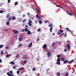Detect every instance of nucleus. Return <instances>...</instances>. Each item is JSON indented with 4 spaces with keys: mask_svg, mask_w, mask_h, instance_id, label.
Instances as JSON below:
<instances>
[{
    "mask_svg": "<svg viewBox=\"0 0 76 76\" xmlns=\"http://www.w3.org/2000/svg\"><path fill=\"white\" fill-rule=\"evenodd\" d=\"M51 55V53L50 52H48L47 53V56H48V57H50V56Z\"/></svg>",
    "mask_w": 76,
    "mask_h": 76,
    "instance_id": "obj_4",
    "label": "nucleus"
},
{
    "mask_svg": "<svg viewBox=\"0 0 76 76\" xmlns=\"http://www.w3.org/2000/svg\"><path fill=\"white\" fill-rule=\"evenodd\" d=\"M9 24H10V23L9 22H7L6 23V24L7 25H9Z\"/></svg>",
    "mask_w": 76,
    "mask_h": 76,
    "instance_id": "obj_26",
    "label": "nucleus"
},
{
    "mask_svg": "<svg viewBox=\"0 0 76 76\" xmlns=\"http://www.w3.org/2000/svg\"><path fill=\"white\" fill-rule=\"evenodd\" d=\"M18 39L19 41H22V40H23V38L21 37H20Z\"/></svg>",
    "mask_w": 76,
    "mask_h": 76,
    "instance_id": "obj_11",
    "label": "nucleus"
},
{
    "mask_svg": "<svg viewBox=\"0 0 76 76\" xmlns=\"http://www.w3.org/2000/svg\"><path fill=\"white\" fill-rule=\"evenodd\" d=\"M3 45H0V48H3Z\"/></svg>",
    "mask_w": 76,
    "mask_h": 76,
    "instance_id": "obj_29",
    "label": "nucleus"
},
{
    "mask_svg": "<svg viewBox=\"0 0 76 76\" xmlns=\"http://www.w3.org/2000/svg\"><path fill=\"white\" fill-rule=\"evenodd\" d=\"M19 57V54H18L16 56V58H18Z\"/></svg>",
    "mask_w": 76,
    "mask_h": 76,
    "instance_id": "obj_28",
    "label": "nucleus"
},
{
    "mask_svg": "<svg viewBox=\"0 0 76 76\" xmlns=\"http://www.w3.org/2000/svg\"><path fill=\"white\" fill-rule=\"evenodd\" d=\"M32 23V20H31V19H29V21H28V24L29 25V26H32V25L31 24V23Z\"/></svg>",
    "mask_w": 76,
    "mask_h": 76,
    "instance_id": "obj_3",
    "label": "nucleus"
},
{
    "mask_svg": "<svg viewBox=\"0 0 76 76\" xmlns=\"http://www.w3.org/2000/svg\"><path fill=\"white\" fill-rule=\"evenodd\" d=\"M25 16H26V15H25V14L23 15V18H24V17H25Z\"/></svg>",
    "mask_w": 76,
    "mask_h": 76,
    "instance_id": "obj_48",
    "label": "nucleus"
},
{
    "mask_svg": "<svg viewBox=\"0 0 76 76\" xmlns=\"http://www.w3.org/2000/svg\"><path fill=\"white\" fill-rule=\"evenodd\" d=\"M1 62H2V61H1V59H0V63H1Z\"/></svg>",
    "mask_w": 76,
    "mask_h": 76,
    "instance_id": "obj_59",
    "label": "nucleus"
},
{
    "mask_svg": "<svg viewBox=\"0 0 76 76\" xmlns=\"http://www.w3.org/2000/svg\"><path fill=\"white\" fill-rule=\"evenodd\" d=\"M26 20L24 19L23 21L22 22L25 23V22L26 21Z\"/></svg>",
    "mask_w": 76,
    "mask_h": 76,
    "instance_id": "obj_31",
    "label": "nucleus"
},
{
    "mask_svg": "<svg viewBox=\"0 0 76 76\" xmlns=\"http://www.w3.org/2000/svg\"><path fill=\"white\" fill-rule=\"evenodd\" d=\"M27 15H28V16H29V15H30L29 13H27Z\"/></svg>",
    "mask_w": 76,
    "mask_h": 76,
    "instance_id": "obj_62",
    "label": "nucleus"
},
{
    "mask_svg": "<svg viewBox=\"0 0 76 76\" xmlns=\"http://www.w3.org/2000/svg\"><path fill=\"white\" fill-rule=\"evenodd\" d=\"M35 10L37 11V12H39V11L38 10V9H37V8H36Z\"/></svg>",
    "mask_w": 76,
    "mask_h": 76,
    "instance_id": "obj_41",
    "label": "nucleus"
},
{
    "mask_svg": "<svg viewBox=\"0 0 76 76\" xmlns=\"http://www.w3.org/2000/svg\"><path fill=\"white\" fill-rule=\"evenodd\" d=\"M69 62V60H66L64 61V64H67Z\"/></svg>",
    "mask_w": 76,
    "mask_h": 76,
    "instance_id": "obj_7",
    "label": "nucleus"
},
{
    "mask_svg": "<svg viewBox=\"0 0 76 76\" xmlns=\"http://www.w3.org/2000/svg\"><path fill=\"white\" fill-rule=\"evenodd\" d=\"M7 75H8V76H14L13 74H10V73H9V72L7 73Z\"/></svg>",
    "mask_w": 76,
    "mask_h": 76,
    "instance_id": "obj_5",
    "label": "nucleus"
},
{
    "mask_svg": "<svg viewBox=\"0 0 76 76\" xmlns=\"http://www.w3.org/2000/svg\"><path fill=\"white\" fill-rule=\"evenodd\" d=\"M1 54H3V51H1Z\"/></svg>",
    "mask_w": 76,
    "mask_h": 76,
    "instance_id": "obj_44",
    "label": "nucleus"
},
{
    "mask_svg": "<svg viewBox=\"0 0 76 76\" xmlns=\"http://www.w3.org/2000/svg\"><path fill=\"white\" fill-rule=\"evenodd\" d=\"M5 48H6V49H8V48H9V47H7V46H6L5 47Z\"/></svg>",
    "mask_w": 76,
    "mask_h": 76,
    "instance_id": "obj_50",
    "label": "nucleus"
},
{
    "mask_svg": "<svg viewBox=\"0 0 76 76\" xmlns=\"http://www.w3.org/2000/svg\"><path fill=\"white\" fill-rule=\"evenodd\" d=\"M41 31V29L40 28H39L37 29V31L38 32H40V31Z\"/></svg>",
    "mask_w": 76,
    "mask_h": 76,
    "instance_id": "obj_34",
    "label": "nucleus"
},
{
    "mask_svg": "<svg viewBox=\"0 0 76 76\" xmlns=\"http://www.w3.org/2000/svg\"><path fill=\"white\" fill-rule=\"evenodd\" d=\"M57 57H58V59L57 60V62H56V63L59 65L60 64V57H61V55H58L57 56Z\"/></svg>",
    "mask_w": 76,
    "mask_h": 76,
    "instance_id": "obj_1",
    "label": "nucleus"
},
{
    "mask_svg": "<svg viewBox=\"0 0 76 76\" xmlns=\"http://www.w3.org/2000/svg\"><path fill=\"white\" fill-rule=\"evenodd\" d=\"M33 71H35V68H33Z\"/></svg>",
    "mask_w": 76,
    "mask_h": 76,
    "instance_id": "obj_54",
    "label": "nucleus"
},
{
    "mask_svg": "<svg viewBox=\"0 0 76 76\" xmlns=\"http://www.w3.org/2000/svg\"><path fill=\"white\" fill-rule=\"evenodd\" d=\"M55 44V42H53L52 44V46L53 47H54V46Z\"/></svg>",
    "mask_w": 76,
    "mask_h": 76,
    "instance_id": "obj_22",
    "label": "nucleus"
},
{
    "mask_svg": "<svg viewBox=\"0 0 76 76\" xmlns=\"http://www.w3.org/2000/svg\"><path fill=\"white\" fill-rule=\"evenodd\" d=\"M16 19V17L15 16H13L12 17V20H15Z\"/></svg>",
    "mask_w": 76,
    "mask_h": 76,
    "instance_id": "obj_9",
    "label": "nucleus"
},
{
    "mask_svg": "<svg viewBox=\"0 0 76 76\" xmlns=\"http://www.w3.org/2000/svg\"><path fill=\"white\" fill-rule=\"evenodd\" d=\"M70 43H69L67 45V47L68 49H70Z\"/></svg>",
    "mask_w": 76,
    "mask_h": 76,
    "instance_id": "obj_10",
    "label": "nucleus"
},
{
    "mask_svg": "<svg viewBox=\"0 0 76 76\" xmlns=\"http://www.w3.org/2000/svg\"><path fill=\"white\" fill-rule=\"evenodd\" d=\"M69 64H72L73 62H74V60H72L71 61H69Z\"/></svg>",
    "mask_w": 76,
    "mask_h": 76,
    "instance_id": "obj_12",
    "label": "nucleus"
},
{
    "mask_svg": "<svg viewBox=\"0 0 76 76\" xmlns=\"http://www.w3.org/2000/svg\"><path fill=\"white\" fill-rule=\"evenodd\" d=\"M5 31H8V29H5Z\"/></svg>",
    "mask_w": 76,
    "mask_h": 76,
    "instance_id": "obj_55",
    "label": "nucleus"
},
{
    "mask_svg": "<svg viewBox=\"0 0 76 76\" xmlns=\"http://www.w3.org/2000/svg\"><path fill=\"white\" fill-rule=\"evenodd\" d=\"M66 29H67V30H68V31H69V28L66 27Z\"/></svg>",
    "mask_w": 76,
    "mask_h": 76,
    "instance_id": "obj_57",
    "label": "nucleus"
},
{
    "mask_svg": "<svg viewBox=\"0 0 76 76\" xmlns=\"http://www.w3.org/2000/svg\"><path fill=\"white\" fill-rule=\"evenodd\" d=\"M10 73L11 74H12V73H13V71H10Z\"/></svg>",
    "mask_w": 76,
    "mask_h": 76,
    "instance_id": "obj_45",
    "label": "nucleus"
},
{
    "mask_svg": "<svg viewBox=\"0 0 76 76\" xmlns=\"http://www.w3.org/2000/svg\"><path fill=\"white\" fill-rule=\"evenodd\" d=\"M39 18L38 19L39 20H42V18Z\"/></svg>",
    "mask_w": 76,
    "mask_h": 76,
    "instance_id": "obj_46",
    "label": "nucleus"
},
{
    "mask_svg": "<svg viewBox=\"0 0 76 76\" xmlns=\"http://www.w3.org/2000/svg\"><path fill=\"white\" fill-rule=\"evenodd\" d=\"M13 68L14 69H16V66H13Z\"/></svg>",
    "mask_w": 76,
    "mask_h": 76,
    "instance_id": "obj_43",
    "label": "nucleus"
},
{
    "mask_svg": "<svg viewBox=\"0 0 76 76\" xmlns=\"http://www.w3.org/2000/svg\"><path fill=\"white\" fill-rule=\"evenodd\" d=\"M52 26H53L52 24H49V27H52Z\"/></svg>",
    "mask_w": 76,
    "mask_h": 76,
    "instance_id": "obj_33",
    "label": "nucleus"
},
{
    "mask_svg": "<svg viewBox=\"0 0 76 76\" xmlns=\"http://www.w3.org/2000/svg\"><path fill=\"white\" fill-rule=\"evenodd\" d=\"M25 31H26V32H28V29L27 28H26L25 29Z\"/></svg>",
    "mask_w": 76,
    "mask_h": 76,
    "instance_id": "obj_19",
    "label": "nucleus"
},
{
    "mask_svg": "<svg viewBox=\"0 0 76 76\" xmlns=\"http://www.w3.org/2000/svg\"><path fill=\"white\" fill-rule=\"evenodd\" d=\"M60 72L57 73V75H60Z\"/></svg>",
    "mask_w": 76,
    "mask_h": 76,
    "instance_id": "obj_47",
    "label": "nucleus"
},
{
    "mask_svg": "<svg viewBox=\"0 0 76 76\" xmlns=\"http://www.w3.org/2000/svg\"><path fill=\"white\" fill-rule=\"evenodd\" d=\"M28 25H26L25 27V28H27L28 27Z\"/></svg>",
    "mask_w": 76,
    "mask_h": 76,
    "instance_id": "obj_58",
    "label": "nucleus"
},
{
    "mask_svg": "<svg viewBox=\"0 0 76 76\" xmlns=\"http://www.w3.org/2000/svg\"><path fill=\"white\" fill-rule=\"evenodd\" d=\"M22 46V44H20V45H19V46H18V48H19L20 47H21Z\"/></svg>",
    "mask_w": 76,
    "mask_h": 76,
    "instance_id": "obj_23",
    "label": "nucleus"
},
{
    "mask_svg": "<svg viewBox=\"0 0 76 76\" xmlns=\"http://www.w3.org/2000/svg\"><path fill=\"white\" fill-rule=\"evenodd\" d=\"M64 52H66V51H67V49H64Z\"/></svg>",
    "mask_w": 76,
    "mask_h": 76,
    "instance_id": "obj_49",
    "label": "nucleus"
},
{
    "mask_svg": "<svg viewBox=\"0 0 76 76\" xmlns=\"http://www.w3.org/2000/svg\"><path fill=\"white\" fill-rule=\"evenodd\" d=\"M37 61H39V58H37Z\"/></svg>",
    "mask_w": 76,
    "mask_h": 76,
    "instance_id": "obj_63",
    "label": "nucleus"
},
{
    "mask_svg": "<svg viewBox=\"0 0 76 76\" xmlns=\"http://www.w3.org/2000/svg\"><path fill=\"white\" fill-rule=\"evenodd\" d=\"M18 70H23V68H20Z\"/></svg>",
    "mask_w": 76,
    "mask_h": 76,
    "instance_id": "obj_32",
    "label": "nucleus"
},
{
    "mask_svg": "<svg viewBox=\"0 0 76 76\" xmlns=\"http://www.w3.org/2000/svg\"><path fill=\"white\" fill-rule=\"evenodd\" d=\"M56 7H59L60 8H61V9H62L63 8V7H61V6H60L59 5H56Z\"/></svg>",
    "mask_w": 76,
    "mask_h": 76,
    "instance_id": "obj_20",
    "label": "nucleus"
},
{
    "mask_svg": "<svg viewBox=\"0 0 76 76\" xmlns=\"http://www.w3.org/2000/svg\"><path fill=\"white\" fill-rule=\"evenodd\" d=\"M20 72V71L18 70L17 72V73H18V74H19V72Z\"/></svg>",
    "mask_w": 76,
    "mask_h": 76,
    "instance_id": "obj_39",
    "label": "nucleus"
},
{
    "mask_svg": "<svg viewBox=\"0 0 76 76\" xmlns=\"http://www.w3.org/2000/svg\"><path fill=\"white\" fill-rule=\"evenodd\" d=\"M61 61H65V58H61Z\"/></svg>",
    "mask_w": 76,
    "mask_h": 76,
    "instance_id": "obj_14",
    "label": "nucleus"
},
{
    "mask_svg": "<svg viewBox=\"0 0 76 76\" xmlns=\"http://www.w3.org/2000/svg\"><path fill=\"white\" fill-rule=\"evenodd\" d=\"M39 23H40V24H41V23H42V21H41V20H40V21H39Z\"/></svg>",
    "mask_w": 76,
    "mask_h": 76,
    "instance_id": "obj_42",
    "label": "nucleus"
},
{
    "mask_svg": "<svg viewBox=\"0 0 76 76\" xmlns=\"http://www.w3.org/2000/svg\"><path fill=\"white\" fill-rule=\"evenodd\" d=\"M32 42H31L28 46V47H32Z\"/></svg>",
    "mask_w": 76,
    "mask_h": 76,
    "instance_id": "obj_13",
    "label": "nucleus"
},
{
    "mask_svg": "<svg viewBox=\"0 0 76 76\" xmlns=\"http://www.w3.org/2000/svg\"><path fill=\"white\" fill-rule=\"evenodd\" d=\"M10 17V15H9V14H8L6 16V17L7 18H9Z\"/></svg>",
    "mask_w": 76,
    "mask_h": 76,
    "instance_id": "obj_25",
    "label": "nucleus"
},
{
    "mask_svg": "<svg viewBox=\"0 0 76 76\" xmlns=\"http://www.w3.org/2000/svg\"><path fill=\"white\" fill-rule=\"evenodd\" d=\"M58 32H63V30H61V29L58 30Z\"/></svg>",
    "mask_w": 76,
    "mask_h": 76,
    "instance_id": "obj_18",
    "label": "nucleus"
},
{
    "mask_svg": "<svg viewBox=\"0 0 76 76\" xmlns=\"http://www.w3.org/2000/svg\"><path fill=\"white\" fill-rule=\"evenodd\" d=\"M10 64H15V62L13 61H11L10 62Z\"/></svg>",
    "mask_w": 76,
    "mask_h": 76,
    "instance_id": "obj_15",
    "label": "nucleus"
},
{
    "mask_svg": "<svg viewBox=\"0 0 76 76\" xmlns=\"http://www.w3.org/2000/svg\"><path fill=\"white\" fill-rule=\"evenodd\" d=\"M61 34H62V35H64V33H62Z\"/></svg>",
    "mask_w": 76,
    "mask_h": 76,
    "instance_id": "obj_61",
    "label": "nucleus"
},
{
    "mask_svg": "<svg viewBox=\"0 0 76 76\" xmlns=\"http://www.w3.org/2000/svg\"><path fill=\"white\" fill-rule=\"evenodd\" d=\"M44 22H45V23H47V21L46 20V21H44Z\"/></svg>",
    "mask_w": 76,
    "mask_h": 76,
    "instance_id": "obj_56",
    "label": "nucleus"
},
{
    "mask_svg": "<svg viewBox=\"0 0 76 76\" xmlns=\"http://www.w3.org/2000/svg\"><path fill=\"white\" fill-rule=\"evenodd\" d=\"M25 29H23L21 30V31L23 32H25Z\"/></svg>",
    "mask_w": 76,
    "mask_h": 76,
    "instance_id": "obj_40",
    "label": "nucleus"
},
{
    "mask_svg": "<svg viewBox=\"0 0 76 76\" xmlns=\"http://www.w3.org/2000/svg\"><path fill=\"white\" fill-rule=\"evenodd\" d=\"M57 35H60V34H61V33H59V32H58L57 33Z\"/></svg>",
    "mask_w": 76,
    "mask_h": 76,
    "instance_id": "obj_27",
    "label": "nucleus"
},
{
    "mask_svg": "<svg viewBox=\"0 0 76 76\" xmlns=\"http://www.w3.org/2000/svg\"><path fill=\"white\" fill-rule=\"evenodd\" d=\"M35 23H38V22H37V20H35Z\"/></svg>",
    "mask_w": 76,
    "mask_h": 76,
    "instance_id": "obj_60",
    "label": "nucleus"
},
{
    "mask_svg": "<svg viewBox=\"0 0 76 76\" xmlns=\"http://www.w3.org/2000/svg\"><path fill=\"white\" fill-rule=\"evenodd\" d=\"M67 13H68V14H69V15H70V16H72V15H73V14H71L70 13H69L68 11L67 12Z\"/></svg>",
    "mask_w": 76,
    "mask_h": 76,
    "instance_id": "obj_16",
    "label": "nucleus"
},
{
    "mask_svg": "<svg viewBox=\"0 0 76 76\" xmlns=\"http://www.w3.org/2000/svg\"><path fill=\"white\" fill-rule=\"evenodd\" d=\"M47 47V45L46 44H44L43 45V46H42V48L43 49H45V48H46Z\"/></svg>",
    "mask_w": 76,
    "mask_h": 76,
    "instance_id": "obj_6",
    "label": "nucleus"
},
{
    "mask_svg": "<svg viewBox=\"0 0 76 76\" xmlns=\"http://www.w3.org/2000/svg\"><path fill=\"white\" fill-rule=\"evenodd\" d=\"M39 39V36H38V37L37 38V41H38Z\"/></svg>",
    "mask_w": 76,
    "mask_h": 76,
    "instance_id": "obj_52",
    "label": "nucleus"
},
{
    "mask_svg": "<svg viewBox=\"0 0 76 76\" xmlns=\"http://www.w3.org/2000/svg\"><path fill=\"white\" fill-rule=\"evenodd\" d=\"M3 13V11L1 10H0V13Z\"/></svg>",
    "mask_w": 76,
    "mask_h": 76,
    "instance_id": "obj_37",
    "label": "nucleus"
},
{
    "mask_svg": "<svg viewBox=\"0 0 76 76\" xmlns=\"http://www.w3.org/2000/svg\"><path fill=\"white\" fill-rule=\"evenodd\" d=\"M18 4V2H15L14 4V5L15 6H16V5H17V4Z\"/></svg>",
    "mask_w": 76,
    "mask_h": 76,
    "instance_id": "obj_24",
    "label": "nucleus"
},
{
    "mask_svg": "<svg viewBox=\"0 0 76 76\" xmlns=\"http://www.w3.org/2000/svg\"><path fill=\"white\" fill-rule=\"evenodd\" d=\"M10 0H8V3H10Z\"/></svg>",
    "mask_w": 76,
    "mask_h": 76,
    "instance_id": "obj_53",
    "label": "nucleus"
},
{
    "mask_svg": "<svg viewBox=\"0 0 76 76\" xmlns=\"http://www.w3.org/2000/svg\"><path fill=\"white\" fill-rule=\"evenodd\" d=\"M68 75H69V73H68V72H66V76H67Z\"/></svg>",
    "mask_w": 76,
    "mask_h": 76,
    "instance_id": "obj_30",
    "label": "nucleus"
},
{
    "mask_svg": "<svg viewBox=\"0 0 76 76\" xmlns=\"http://www.w3.org/2000/svg\"><path fill=\"white\" fill-rule=\"evenodd\" d=\"M64 36V37H67V34H66V33H65Z\"/></svg>",
    "mask_w": 76,
    "mask_h": 76,
    "instance_id": "obj_38",
    "label": "nucleus"
},
{
    "mask_svg": "<svg viewBox=\"0 0 76 76\" xmlns=\"http://www.w3.org/2000/svg\"><path fill=\"white\" fill-rule=\"evenodd\" d=\"M36 17L37 18H39V17L38 16V15H36Z\"/></svg>",
    "mask_w": 76,
    "mask_h": 76,
    "instance_id": "obj_35",
    "label": "nucleus"
},
{
    "mask_svg": "<svg viewBox=\"0 0 76 76\" xmlns=\"http://www.w3.org/2000/svg\"><path fill=\"white\" fill-rule=\"evenodd\" d=\"M53 30V27H51L50 29V32H52V30Z\"/></svg>",
    "mask_w": 76,
    "mask_h": 76,
    "instance_id": "obj_21",
    "label": "nucleus"
},
{
    "mask_svg": "<svg viewBox=\"0 0 76 76\" xmlns=\"http://www.w3.org/2000/svg\"><path fill=\"white\" fill-rule=\"evenodd\" d=\"M11 56V55L10 54H9L8 55H6V58H8L9 57H10Z\"/></svg>",
    "mask_w": 76,
    "mask_h": 76,
    "instance_id": "obj_17",
    "label": "nucleus"
},
{
    "mask_svg": "<svg viewBox=\"0 0 76 76\" xmlns=\"http://www.w3.org/2000/svg\"><path fill=\"white\" fill-rule=\"evenodd\" d=\"M12 32L14 34H17L19 33V31L16 30H13L12 31Z\"/></svg>",
    "mask_w": 76,
    "mask_h": 76,
    "instance_id": "obj_2",
    "label": "nucleus"
},
{
    "mask_svg": "<svg viewBox=\"0 0 76 76\" xmlns=\"http://www.w3.org/2000/svg\"><path fill=\"white\" fill-rule=\"evenodd\" d=\"M26 62H27V61L26 60H25L24 61V63H26Z\"/></svg>",
    "mask_w": 76,
    "mask_h": 76,
    "instance_id": "obj_51",
    "label": "nucleus"
},
{
    "mask_svg": "<svg viewBox=\"0 0 76 76\" xmlns=\"http://www.w3.org/2000/svg\"><path fill=\"white\" fill-rule=\"evenodd\" d=\"M70 13H73L72 11H71V10L70 11Z\"/></svg>",
    "mask_w": 76,
    "mask_h": 76,
    "instance_id": "obj_64",
    "label": "nucleus"
},
{
    "mask_svg": "<svg viewBox=\"0 0 76 76\" xmlns=\"http://www.w3.org/2000/svg\"><path fill=\"white\" fill-rule=\"evenodd\" d=\"M27 34H28V35H31L32 34V33L31 32L30 30H28L27 32Z\"/></svg>",
    "mask_w": 76,
    "mask_h": 76,
    "instance_id": "obj_8",
    "label": "nucleus"
},
{
    "mask_svg": "<svg viewBox=\"0 0 76 76\" xmlns=\"http://www.w3.org/2000/svg\"><path fill=\"white\" fill-rule=\"evenodd\" d=\"M11 19H12V18L11 17L9 19V21H10L11 20Z\"/></svg>",
    "mask_w": 76,
    "mask_h": 76,
    "instance_id": "obj_36",
    "label": "nucleus"
}]
</instances>
